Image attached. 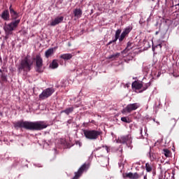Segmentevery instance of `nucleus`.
I'll list each match as a JSON object with an SVG mask.
<instances>
[{"instance_id": "f257e3e1", "label": "nucleus", "mask_w": 179, "mask_h": 179, "mask_svg": "<svg viewBox=\"0 0 179 179\" xmlns=\"http://www.w3.org/2000/svg\"><path fill=\"white\" fill-rule=\"evenodd\" d=\"M48 127V124L43 121L38 122H28L20 120L14 123V128L17 129L18 128H24L28 131H42V129H45Z\"/></svg>"}, {"instance_id": "f03ea898", "label": "nucleus", "mask_w": 179, "mask_h": 179, "mask_svg": "<svg viewBox=\"0 0 179 179\" xmlns=\"http://www.w3.org/2000/svg\"><path fill=\"white\" fill-rule=\"evenodd\" d=\"M9 11L11 20L13 21L4 27V31L6 33H10V31H13L15 29L17 28V26H19L20 23L19 13H17L16 10H15V8H13L12 4H10L9 6Z\"/></svg>"}, {"instance_id": "7ed1b4c3", "label": "nucleus", "mask_w": 179, "mask_h": 179, "mask_svg": "<svg viewBox=\"0 0 179 179\" xmlns=\"http://www.w3.org/2000/svg\"><path fill=\"white\" fill-rule=\"evenodd\" d=\"M33 61H31L29 57L27 56L23 59L21 60L20 65L18 66V71L22 72H30L31 71V66H33Z\"/></svg>"}, {"instance_id": "20e7f679", "label": "nucleus", "mask_w": 179, "mask_h": 179, "mask_svg": "<svg viewBox=\"0 0 179 179\" xmlns=\"http://www.w3.org/2000/svg\"><path fill=\"white\" fill-rule=\"evenodd\" d=\"M83 134L87 139H89L90 141H96L103 132L94 129H85L83 130Z\"/></svg>"}, {"instance_id": "39448f33", "label": "nucleus", "mask_w": 179, "mask_h": 179, "mask_svg": "<svg viewBox=\"0 0 179 179\" xmlns=\"http://www.w3.org/2000/svg\"><path fill=\"white\" fill-rule=\"evenodd\" d=\"M35 60V71L38 73H43L44 72V69H43V58L40 55H37L36 58H34Z\"/></svg>"}, {"instance_id": "423d86ee", "label": "nucleus", "mask_w": 179, "mask_h": 179, "mask_svg": "<svg viewBox=\"0 0 179 179\" xmlns=\"http://www.w3.org/2000/svg\"><path fill=\"white\" fill-rule=\"evenodd\" d=\"M90 167V165L89 164L85 163L83 164L78 169L77 172H75V176L72 179H78L80 177H82V174L83 173H86L87 170H89V168Z\"/></svg>"}, {"instance_id": "0eeeda50", "label": "nucleus", "mask_w": 179, "mask_h": 179, "mask_svg": "<svg viewBox=\"0 0 179 179\" xmlns=\"http://www.w3.org/2000/svg\"><path fill=\"white\" fill-rule=\"evenodd\" d=\"M54 92H55V90L52 87L44 90L42 93L39 94V100H45V99H48V97L52 96Z\"/></svg>"}, {"instance_id": "6e6552de", "label": "nucleus", "mask_w": 179, "mask_h": 179, "mask_svg": "<svg viewBox=\"0 0 179 179\" xmlns=\"http://www.w3.org/2000/svg\"><path fill=\"white\" fill-rule=\"evenodd\" d=\"M141 107V104L139 103H129L128 104L124 109V113H132V111H135V110H138Z\"/></svg>"}, {"instance_id": "1a4fd4ad", "label": "nucleus", "mask_w": 179, "mask_h": 179, "mask_svg": "<svg viewBox=\"0 0 179 179\" xmlns=\"http://www.w3.org/2000/svg\"><path fill=\"white\" fill-rule=\"evenodd\" d=\"M118 141L120 143H127V144H131L132 143V137L130 134L126 135V136H121Z\"/></svg>"}, {"instance_id": "9d476101", "label": "nucleus", "mask_w": 179, "mask_h": 179, "mask_svg": "<svg viewBox=\"0 0 179 179\" xmlns=\"http://www.w3.org/2000/svg\"><path fill=\"white\" fill-rule=\"evenodd\" d=\"M144 172L143 171L141 173H132L129 172L128 173H126V177L129 179H139L142 176H143Z\"/></svg>"}, {"instance_id": "9b49d317", "label": "nucleus", "mask_w": 179, "mask_h": 179, "mask_svg": "<svg viewBox=\"0 0 179 179\" xmlns=\"http://www.w3.org/2000/svg\"><path fill=\"white\" fill-rule=\"evenodd\" d=\"M62 22H64V16H58L50 22V26H57V24H59Z\"/></svg>"}, {"instance_id": "f8f14e48", "label": "nucleus", "mask_w": 179, "mask_h": 179, "mask_svg": "<svg viewBox=\"0 0 179 179\" xmlns=\"http://www.w3.org/2000/svg\"><path fill=\"white\" fill-rule=\"evenodd\" d=\"M1 17L3 19V20L6 22L10 20V14H9V10H4L1 15Z\"/></svg>"}, {"instance_id": "ddd939ff", "label": "nucleus", "mask_w": 179, "mask_h": 179, "mask_svg": "<svg viewBox=\"0 0 179 179\" xmlns=\"http://www.w3.org/2000/svg\"><path fill=\"white\" fill-rule=\"evenodd\" d=\"M121 29H117L115 32V38L110 41L108 42V45H111V44H113V43H117V40H118V38H120V35L121 34Z\"/></svg>"}, {"instance_id": "4468645a", "label": "nucleus", "mask_w": 179, "mask_h": 179, "mask_svg": "<svg viewBox=\"0 0 179 179\" xmlns=\"http://www.w3.org/2000/svg\"><path fill=\"white\" fill-rule=\"evenodd\" d=\"M73 13L75 17H76V19H80V17H82V15H83V12L82 11V9H80V8H76L73 10Z\"/></svg>"}, {"instance_id": "2eb2a0df", "label": "nucleus", "mask_w": 179, "mask_h": 179, "mask_svg": "<svg viewBox=\"0 0 179 179\" xmlns=\"http://www.w3.org/2000/svg\"><path fill=\"white\" fill-rule=\"evenodd\" d=\"M131 87L136 89V90H139L143 87V85L138 81H135L131 84Z\"/></svg>"}, {"instance_id": "dca6fc26", "label": "nucleus", "mask_w": 179, "mask_h": 179, "mask_svg": "<svg viewBox=\"0 0 179 179\" xmlns=\"http://www.w3.org/2000/svg\"><path fill=\"white\" fill-rule=\"evenodd\" d=\"M72 57H73V55H72V54L66 53V54L61 55L59 57L62 59H64V61H68L69 59H71Z\"/></svg>"}, {"instance_id": "f3484780", "label": "nucleus", "mask_w": 179, "mask_h": 179, "mask_svg": "<svg viewBox=\"0 0 179 179\" xmlns=\"http://www.w3.org/2000/svg\"><path fill=\"white\" fill-rule=\"evenodd\" d=\"M73 110H75V108L73 107L67 108L65 110H62L61 114H62V113H64V114H66V115H69V114L73 113Z\"/></svg>"}, {"instance_id": "a211bd4d", "label": "nucleus", "mask_w": 179, "mask_h": 179, "mask_svg": "<svg viewBox=\"0 0 179 179\" xmlns=\"http://www.w3.org/2000/svg\"><path fill=\"white\" fill-rule=\"evenodd\" d=\"M52 54H54V48H50L45 52V57L46 58H50Z\"/></svg>"}, {"instance_id": "6ab92c4d", "label": "nucleus", "mask_w": 179, "mask_h": 179, "mask_svg": "<svg viewBox=\"0 0 179 179\" xmlns=\"http://www.w3.org/2000/svg\"><path fill=\"white\" fill-rule=\"evenodd\" d=\"M145 170L147 173H152L153 170V165L152 164L146 163L145 164Z\"/></svg>"}, {"instance_id": "aec40b11", "label": "nucleus", "mask_w": 179, "mask_h": 179, "mask_svg": "<svg viewBox=\"0 0 179 179\" xmlns=\"http://www.w3.org/2000/svg\"><path fill=\"white\" fill-rule=\"evenodd\" d=\"M50 66H51L52 69H57L59 66V64L57 60L54 59L50 64Z\"/></svg>"}, {"instance_id": "412c9836", "label": "nucleus", "mask_w": 179, "mask_h": 179, "mask_svg": "<svg viewBox=\"0 0 179 179\" xmlns=\"http://www.w3.org/2000/svg\"><path fill=\"white\" fill-rule=\"evenodd\" d=\"M121 121H122V122H126V124H131V122H132V120L128 117H121Z\"/></svg>"}, {"instance_id": "4be33fe9", "label": "nucleus", "mask_w": 179, "mask_h": 179, "mask_svg": "<svg viewBox=\"0 0 179 179\" xmlns=\"http://www.w3.org/2000/svg\"><path fill=\"white\" fill-rule=\"evenodd\" d=\"M0 73H1V79L2 82H6L8 80L6 78V75H5V73H3L2 69H0Z\"/></svg>"}, {"instance_id": "5701e85b", "label": "nucleus", "mask_w": 179, "mask_h": 179, "mask_svg": "<svg viewBox=\"0 0 179 179\" xmlns=\"http://www.w3.org/2000/svg\"><path fill=\"white\" fill-rule=\"evenodd\" d=\"M120 53H115L113 55H111L110 56L108 57L109 59H115V58H118L120 57Z\"/></svg>"}, {"instance_id": "b1692460", "label": "nucleus", "mask_w": 179, "mask_h": 179, "mask_svg": "<svg viewBox=\"0 0 179 179\" xmlns=\"http://www.w3.org/2000/svg\"><path fill=\"white\" fill-rule=\"evenodd\" d=\"M131 30H132V29H131L129 27H127L124 31H123V34H125L126 36H128V34H129V33H131Z\"/></svg>"}, {"instance_id": "393cba45", "label": "nucleus", "mask_w": 179, "mask_h": 179, "mask_svg": "<svg viewBox=\"0 0 179 179\" xmlns=\"http://www.w3.org/2000/svg\"><path fill=\"white\" fill-rule=\"evenodd\" d=\"M132 44H134L131 42H128L127 45V48L125 49L126 51H129V50H132Z\"/></svg>"}, {"instance_id": "a878e982", "label": "nucleus", "mask_w": 179, "mask_h": 179, "mask_svg": "<svg viewBox=\"0 0 179 179\" xmlns=\"http://www.w3.org/2000/svg\"><path fill=\"white\" fill-rule=\"evenodd\" d=\"M164 155L166 156V157H170V150L168 149H164Z\"/></svg>"}, {"instance_id": "bb28decb", "label": "nucleus", "mask_w": 179, "mask_h": 179, "mask_svg": "<svg viewBox=\"0 0 179 179\" xmlns=\"http://www.w3.org/2000/svg\"><path fill=\"white\" fill-rule=\"evenodd\" d=\"M125 37H127V35L124 34V32H122L120 37L119 38V41H124V38H125Z\"/></svg>"}, {"instance_id": "cd10ccee", "label": "nucleus", "mask_w": 179, "mask_h": 179, "mask_svg": "<svg viewBox=\"0 0 179 179\" xmlns=\"http://www.w3.org/2000/svg\"><path fill=\"white\" fill-rule=\"evenodd\" d=\"M149 156H150V160H156V157H155V154H152V153L149 152Z\"/></svg>"}, {"instance_id": "c85d7f7f", "label": "nucleus", "mask_w": 179, "mask_h": 179, "mask_svg": "<svg viewBox=\"0 0 179 179\" xmlns=\"http://www.w3.org/2000/svg\"><path fill=\"white\" fill-rule=\"evenodd\" d=\"M149 86H150V83L145 84V85L143 86V90H146V89H148V87H149Z\"/></svg>"}, {"instance_id": "c756f323", "label": "nucleus", "mask_w": 179, "mask_h": 179, "mask_svg": "<svg viewBox=\"0 0 179 179\" xmlns=\"http://www.w3.org/2000/svg\"><path fill=\"white\" fill-rule=\"evenodd\" d=\"M73 120L70 119L67 121V124H71Z\"/></svg>"}, {"instance_id": "7c9ffc66", "label": "nucleus", "mask_w": 179, "mask_h": 179, "mask_svg": "<svg viewBox=\"0 0 179 179\" xmlns=\"http://www.w3.org/2000/svg\"><path fill=\"white\" fill-rule=\"evenodd\" d=\"M143 179H148V174H145L143 177Z\"/></svg>"}, {"instance_id": "2f4dec72", "label": "nucleus", "mask_w": 179, "mask_h": 179, "mask_svg": "<svg viewBox=\"0 0 179 179\" xmlns=\"http://www.w3.org/2000/svg\"><path fill=\"white\" fill-rule=\"evenodd\" d=\"M155 34H156V35L159 34V31H156V32H155Z\"/></svg>"}, {"instance_id": "473e14b6", "label": "nucleus", "mask_w": 179, "mask_h": 179, "mask_svg": "<svg viewBox=\"0 0 179 179\" xmlns=\"http://www.w3.org/2000/svg\"><path fill=\"white\" fill-rule=\"evenodd\" d=\"M140 132L141 134H142V128L140 129Z\"/></svg>"}, {"instance_id": "72a5a7b5", "label": "nucleus", "mask_w": 179, "mask_h": 179, "mask_svg": "<svg viewBox=\"0 0 179 179\" xmlns=\"http://www.w3.org/2000/svg\"><path fill=\"white\" fill-rule=\"evenodd\" d=\"M106 150H107V152H108V148H107V147H106Z\"/></svg>"}, {"instance_id": "f704fd0d", "label": "nucleus", "mask_w": 179, "mask_h": 179, "mask_svg": "<svg viewBox=\"0 0 179 179\" xmlns=\"http://www.w3.org/2000/svg\"><path fill=\"white\" fill-rule=\"evenodd\" d=\"M158 45L162 48V45L161 44H159Z\"/></svg>"}, {"instance_id": "c9c22d12", "label": "nucleus", "mask_w": 179, "mask_h": 179, "mask_svg": "<svg viewBox=\"0 0 179 179\" xmlns=\"http://www.w3.org/2000/svg\"><path fill=\"white\" fill-rule=\"evenodd\" d=\"M0 61H2V58L0 57Z\"/></svg>"}, {"instance_id": "e433bc0d", "label": "nucleus", "mask_w": 179, "mask_h": 179, "mask_svg": "<svg viewBox=\"0 0 179 179\" xmlns=\"http://www.w3.org/2000/svg\"><path fill=\"white\" fill-rule=\"evenodd\" d=\"M152 50H155V48H152Z\"/></svg>"}]
</instances>
